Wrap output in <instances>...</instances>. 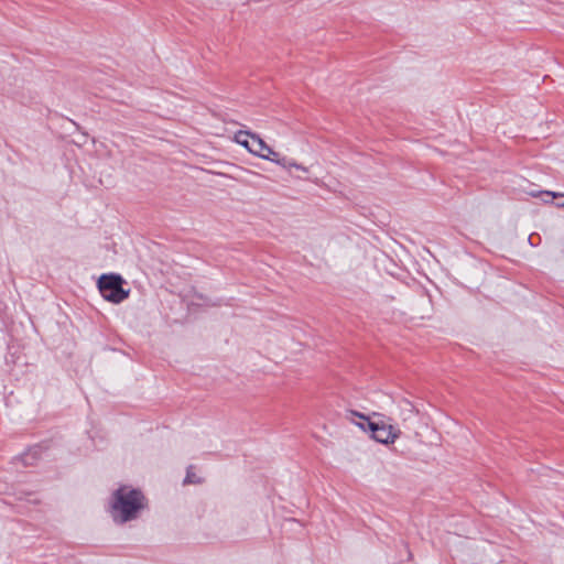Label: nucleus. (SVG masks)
Returning <instances> with one entry per match:
<instances>
[{
  "label": "nucleus",
  "mask_w": 564,
  "mask_h": 564,
  "mask_svg": "<svg viewBox=\"0 0 564 564\" xmlns=\"http://www.w3.org/2000/svg\"><path fill=\"white\" fill-rule=\"evenodd\" d=\"M145 506V497L140 490L121 486L113 492L110 513L116 522L124 523L135 519Z\"/></svg>",
  "instance_id": "nucleus-1"
},
{
  "label": "nucleus",
  "mask_w": 564,
  "mask_h": 564,
  "mask_svg": "<svg viewBox=\"0 0 564 564\" xmlns=\"http://www.w3.org/2000/svg\"><path fill=\"white\" fill-rule=\"evenodd\" d=\"M360 419L366 421L370 437L378 443L391 445L401 436V430L390 420H386L382 414L360 415Z\"/></svg>",
  "instance_id": "nucleus-2"
},
{
  "label": "nucleus",
  "mask_w": 564,
  "mask_h": 564,
  "mask_svg": "<svg viewBox=\"0 0 564 564\" xmlns=\"http://www.w3.org/2000/svg\"><path fill=\"white\" fill-rule=\"evenodd\" d=\"M253 145L252 155L260 158L265 161H270L283 169L292 170L295 169L303 173L308 172V167L303 164L297 163L294 160H288L285 156H282L279 152L274 151L271 147H269L264 140L257 134L256 143Z\"/></svg>",
  "instance_id": "nucleus-3"
},
{
  "label": "nucleus",
  "mask_w": 564,
  "mask_h": 564,
  "mask_svg": "<svg viewBox=\"0 0 564 564\" xmlns=\"http://www.w3.org/2000/svg\"><path fill=\"white\" fill-rule=\"evenodd\" d=\"M253 145L252 155L260 158L265 161H270L283 169L292 170L295 169L303 173L308 172V167L303 164L297 163L294 160H288L285 156H282L279 152L274 151L271 147H269L264 140L257 134L256 143Z\"/></svg>",
  "instance_id": "nucleus-4"
},
{
  "label": "nucleus",
  "mask_w": 564,
  "mask_h": 564,
  "mask_svg": "<svg viewBox=\"0 0 564 564\" xmlns=\"http://www.w3.org/2000/svg\"><path fill=\"white\" fill-rule=\"evenodd\" d=\"M123 284H97L100 295L111 303H120L126 300L130 293V289H124Z\"/></svg>",
  "instance_id": "nucleus-5"
},
{
  "label": "nucleus",
  "mask_w": 564,
  "mask_h": 564,
  "mask_svg": "<svg viewBox=\"0 0 564 564\" xmlns=\"http://www.w3.org/2000/svg\"><path fill=\"white\" fill-rule=\"evenodd\" d=\"M256 139H257L256 133H252V132L246 131V130L237 131L232 137L234 142L243 147L250 154L253 151L252 144L256 143Z\"/></svg>",
  "instance_id": "nucleus-6"
},
{
  "label": "nucleus",
  "mask_w": 564,
  "mask_h": 564,
  "mask_svg": "<svg viewBox=\"0 0 564 564\" xmlns=\"http://www.w3.org/2000/svg\"><path fill=\"white\" fill-rule=\"evenodd\" d=\"M360 415H362L361 413L359 412H356V411H350L349 414H348V420L357 425L358 427H360L364 432H367L368 433V426H367V423L365 420H361L360 419Z\"/></svg>",
  "instance_id": "nucleus-7"
},
{
  "label": "nucleus",
  "mask_w": 564,
  "mask_h": 564,
  "mask_svg": "<svg viewBox=\"0 0 564 564\" xmlns=\"http://www.w3.org/2000/svg\"><path fill=\"white\" fill-rule=\"evenodd\" d=\"M532 196L539 197L544 204H551L556 199L557 193L550 191H541L538 193H532Z\"/></svg>",
  "instance_id": "nucleus-8"
},
{
  "label": "nucleus",
  "mask_w": 564,
  "mask_h": 564,
  "mask_svg": "<svg viewBox=\"0 0 564 564\" xmlns=\"http://www.w3.org/2000/svg\"><path fill=\"white\" fill-rule=\"evenodd\" d=\"M97 282L104 283V282H124L122 278L119 274L109 273V274H101Z\"/></svg>",
  "instance_id": "nucleus-9"
},
{
  "label": "nucleus",
  "mask_w": 564,
  "mask_h": 564,
  "mask_svg": "<svg viewBox=\"0 0 564 564\" xmlns=\"http://www.w3.org/2000/svg\"><path fill=\"white\" fill-rule=\"evenodd\" d=\"M202 481V478L197 476L193 467H189L186 473V477L184 479V484H199Z\"/></svg>",
  "instance_id": "nucleus-10"
},
{
  "label": "nucleus",
  "mask_w": 564,
  "mask_h": 564,
  "mask_svg": "<svg viewBox=\"0 0 564 564\" xmlns=\"http://www.w3.org/2000/svg\"><path fill=\"white\" fill-rule=\"evenodd\" d=\"M415 412L414 406L410 402L404 403V409L402 410V419L406 421L410 419Z\"/></svg>",
  "instance_id": "nucleus-11"
},
{
  "label": "nucleus",
  "mask_w": 564,
  "mask_h": 564,
  "mask_svg": "<svg viewBox=\"0 0 564 564\" xmlns=\"http://www.w3.org/2000/svg\"><path fill=\"white\" fill-rule=\"evenodd\" d=\"M555 206L564 208V193H557Z\"/></svg>",
  "instance_id": "nucleus-12"
}]
</instances>
